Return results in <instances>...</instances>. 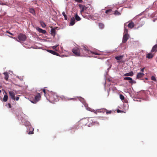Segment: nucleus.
Segmentation results:
<instances>
[{
  "label": "nucleus",
  "instance_id": "obj_6",
  "mask_svg": "<svg viewBox=\"0 0 157 157\" xmlns=\"http://www.w3.org/2000/svg\"><path fill=\"white\" fill-rule=\"evenodd\" d=\"M26 38V35L24 34L20 33L18 35V38L20 41H24Z\"/></svg>",
  "mask_w": 157,
  "mask_h": 157
},
{
  "label": "nucleus",
  "instance_id": "obj_34",
  "mask_svg": "<svg viewBox=\"0 0 157 157\" xmlns=\"http://www.w3.org/2000/svg\"><path fill=\"white\" fill-rule=\"evenodd\" d=\"M112 112V111L111 110L109 111V110H107V109H106V111L105 113H106L107 114H111V113Z\"/></svg>",
  "mask_w": 157,
  "mask_h": 157
},
{
  "label": "nucleus",
  "instance_id": "obj_1",
  "mask_svg": "<svg viewBox=\"0 0 157 157\" xmlns=\"http://www.w3.org/2000/svg\"><path fill=\"white\" fill-rule=\"evenodd\" d=\"M88 125L90 127L95 124H99L96 119L93 117H90L88 118Z\"/></svg>",
  "mask_w": 157,
  "mask_h": 157
},
{
  "label": "nucleus",
  "instance_id": "obj_2",
  "mask_svg": "<svg viewBox=\"0 0 157 157\" xmlns=\"http://www.w3.org/2000/svg\"><path fill=\"white\" fill-rule=\"evenodd\" d=\"M83 49L85 51L86 53V55H84L83 56H90V54H94L96 55H99V54L94 52H92L89 50L88 48V47L86 46H82Z\"/></svg>",
  "mask_w": 157,
  "mask_h": 157
},
{
  "label": "nucleus",
  "instance_id": "obj_29",
  "mask_svg": "<svg viewBox=\"0 0 157 157\" xmlns=\"http://www.w3.org/2000/svg\"><path fill=\"white\" fill-rule=\"evenodd\" d=\"M99 26L100 29H102L104 27V25L103 23H99Z\"/></svg>",
  "mask_w": 157,
  "mask_h": 157
},
{
  "label": "nucleus",
  "instance_id": "obj_4",
  "mask_svg": "<svg viewBox=\"0 0 157 157\" xmlns=\"http://www.w3.org/2000/svg\"><path fill=\"white\" fill-rule=\"evenodd\" d=\"M51 95L49 98V100L51 102L57 101L58 100V97L55 94H51Z\"/></svg>",
  "mask_w": 157,
  "mask_h": 157
},
{
  "label": "nucleus",
  "instance_id": "obj_28",
  "mask_svg": "<svg viewBox=\"0 0 157 157\" xmlns=\"http://www.w3.org/2000/svg\"><path fill=\"white\" fill-rule=\"evenodd\" d=\"M40 24L42 27L43 28H45L46 26L45 23L43 21H40Z\"/></svg>",
  "mask_w": 157,
  "mask_h": 157
},
{
  "label": "nucleus",
  "instance_id": "obj_39",
  "mask_svg": "<svg viewBox=\"0 0 157 157\" xmlns=\"http://www.w3.org/2000/svg\"><path fill=\"white\" fill-rule=\"evenodd\" d=\"M111 11V10H107L106 11H105V13H107L108 14L109 13V12H110Z\"/></svg>",
  "mask_w": 157,
  "mask_h": 157
},
{
  "label": "nucleus",
  "instance_id": "obj_45",
  "mask_svg": "<svg viewBox=\"0 0 157 157\" xmlns=\"http://www.w3.org/2000/svg\"><path fill=\"white\" fill-rule=\"evenodd\" d=\"M1 90H0V93H1Z\"/></svg>",
  "mask_w": 157,
  "mask_h": 157
},
{
  "label": "nucleus",
  "instance_id": "obj_36",
  "mask_svg": "<svg viewBox=\"0 0 157 157\" xmlns=\"http://www.w3.org/2000/svg\"><path fill=\"white\" fill-rule=\"evenodd\" d=\"M151 79L152 80H153L155 81H156V79L155 78V76H151Z\"/></svg>",
  "mask_w": 157,
  "mask_h": 157
},
{
  "label": "nucleus",
  "instance_id": "obj_11",
  "mask_svg": "<svg viewBox=\"0 0 157 157\" xmlns=\"http://www.w3.org/2000/svg\"><path fill=\"white\" fill-rule=\"evenodd\" d=\"M144 74L142 72L138 73L136 75V78L137 79H140L144 76Z\"/></svg>",
  "mask_w": 157,
  "mask_h": 157
},
{
  "label": "nucleus",
  "instance_id": "obj_10",
  "mask_svg": "<svg viewBox=\"0 0 157 157\" xmlns=\"http://www.w3.org/2000/svg\"><path fill=\"white\" fill-rule=\"evenodd\" d=\"M10 96L11 98L14 100H15V93L12 91H10L9 92Z\"/></svg>",
  "mask_w": 157,
  "mask_h": 157
},
{
  "label": "nucleus",
  "instance_id": "obj_44",
  "mask_svg": "<svg viewBox=\"0 0 157 157\" xmlns=\"http://www.w3.org/2000/svg\"><path fill=\"white\" fill-rule=\"evenodd\" d=\"M8 33L11 35H13V34L10 32H8Z\"/></svg>",
  "mask_w": 157,
  "mask_h": 157
},
{
  "label": "nucleus",
  "instance_id": "obj_22",
  "mask_svg": "<svg viewBox=\"0 0 157 157\" xmlns=\"http://www.w3.org/2000/svg\"><path fill=\"white\" fill-rule=\"evenodd\" d=\"M124 57V56L121 55L115 57V59L117 60H120L122 59Z\"/></svg>",
  "mask_w": 157,
  "mask_h": 157
},
{
  "label": "nucleus",
  "instance_id": "obj_5",
  "mask_svg": "<svg viewBox=\"0 0 157 157\" xmlns=\"http://www.w3.org/2000/svg\"><path fill=\"white\" fill-rule=\"evenodd\" d=\"M41 98V96L40 93H38L35 96L34 99H33L31 102L33 103H36Z\"/></svg>",
  "mask_w": 157,
  "mask_h": 157
},
{
  "label": "nucleus",
  "instance_id": "obj_42",
  "mask_svg": "<svg viewBox=\"0 0 157 157\" xmlns=\"http://www.w3.org/2000/svg\"><path fill=\"white\" fill-rule=\"evenodd\" d=\"M144 68H142L141 70V71L142 72V73L143 72H144Z\"/></svg>",
  "mask_w": 157,
  "mask_h": 157
},
{
  "label": "nucleus",
  "instance_id": "obj_27",
  "mask_svg": "<svg viewBox=\"0 0 157 157\" xmlns=\"http://www.w3.org/2000/svg\"><path fill=\"white\" fill-rule=\"evenodd\" d=\"M34 131V128H31V131H29L28 132V134H33L34 133L33 132Z\"/></svg>",
  "mask_w": 157,
  "mask_h": 157
},
{
  "label": "nucleus",
  "instance_id": "obj_35",
  "mask_svg": "<svg viewBox=\"0 0 157 157\" xmlns=\"http://www.w3.org/2000/svg\"><path fill=\"white\" fill-rule=\"evenodd\" d=\"M124 33H128V29H126L125 27H124Z\"/></svg>",
  "mask_w": 157,
  "mask_h": 157
},
{
  "label": "nucleus",
  "instance_id": "obj_25",
  "mask_svg": "<svg viewBox=\"0 0 157 157\" xmlns=\"http://www.w3.org/2000/svg\"><path fill=\"white\" fill-rule=\"evenodd\" d=\"M87 109L89 111H90L91 112H94L96 114H97L98 113L96 112V110H94L93 109H91L90 108H87Z\"/></svg>",
  "mask_w": 157,
  "mask_h": 157
},
{
  "label": "nucleus",
  "instance_id": "obj_20",
  "mask_svg": "<svg viewBox=\"0 0 157 157\" xmlns=\"http://www.w3.org/2000/svg\"><path fill=\"white\" fill-rule=\"evenodd\" d=\"M154 56V55L151 53H148L146 55V58L148 59H151Z\"/></svg>",
  "mask_w": 157,
  "mask_h": 157
},
{
  "label": "nucleus",
  "instance_id": "obj_30",
  "mask_svg": "<svg viewBox=\"0 0 157 157\" xmlns=\"http://www.w3.org/2000/svg\"><path fill=\"white\" fill-rule=\"evenodd\" d=\"M62 14L64 17L65 19V20H67V17L66 15V14H65V12H63L62 13Z\"/></svg>",
  "mask_w": 157,
  "mask_h": 157
},
{
  "label": "nucleus",
  "instance_id": "obj_37",
  "mask_svg": "<svg viewBox=\"0 0 157 157\" xmlns=\"http://www.w3.org/2000/svg\"><path fill=\"white\" fill-rule=\"evenodd\" d=\"M59 46V45H56L55 46H54L52 47V48L53 49L55 50H56V48Z\"/></svg>",
  "mask_w": 157,
  "mask_h": 157
},
{
  "label": "nucleus",
  "instance_id": "obj_3",
  "mask_svg": "<svg viewBox=\"0 0 157 157\" xmlns=\"http://www.w3.org/2000/svg\"><path fill=\"white\" fill-rule=\"evenodd\" d=\"M72 52L74 56H82L81 55L80 49L78 47H75L72 49Z\"/></svg>",
  "mask_w": 157,
  "mask_h": 157
},
{
  "label": "nucleus",
  "instance_id": "obj_21",
  "mask_svg": "<svg viewBox=\"0 0 157 157\" xmlns=\"http://www.w3.org/2000/svg\"><path fill=\"white\" fill-rule=\"evenodd\" d=\"M128 26L130 28L132 29L134 26V24L133 22H131L128 24Z\"/></svg>",
  "mask_w": 157,
  "mask_h": 157
},
{
  "label": "nucleus",
  "instance_id": "obj_17",
  "mask_svg": "<svg viewBox=\"0 0 157 157\" xmlns=\"http://www.w3.org/2000/svg\"><path fill=\"white\" fill-rule=\"evenodd\" d=\"M157 52V44H155L154 45L152 48L151 50L152 52Z\"/></svg>",
  "mask_w": 157,
  "mask_h": 157
},
{
  "label": "nucleus",
  "instance_id": "obj_43",
  "mask_svg": "<svg viewBox=\"0 0 157 157\" xmlns=\"http://www.w3.org/2000/svg\"><path fill=\"white\" fill-rule=\"evenodd\" d=\"M8 105H9V107L10 108H11V105L10 104V103H9L8 104Z\"/></svg>",
  "mask_w": 157,
  "mask_h": 157
},
{
  "label": "nucleus",
  "instance_id": "obj_8",
  "mask_svg": "<svg viewBox=\"0 0 157 157\" xmlns=\"http://www.w3.org/2000/svg\"><path fill=\"white\" fill-rule=\"evenodd\" d=\"M124 79L125 80H128L129 83L132 84L133 83H136L135 81H133L132 78L131 77H124Z\"/></svg>",
  "mask_w": 157,
  "mask_h": 157
},
{
  "label": "nucleus",
  "instance_id": "obj_33",
  "mask_svg": "<svg viewBox=\"0 0 157 157\" xmlns=\"http://www.w3.org/2000/svg\"><path fill=\"white\" fill-rule=\"evenodd\" d=\"M43 92L44 93V96L47 98V96L46 94H47L46 92V90L44 89H43Z\"/></svg>",
  "mask_w": 157,
  "mask_h": 157
},
{
  "label": "nucleus",
  "instance_id": "obj_9",
  "mask_svg": "<svg viewBox=\"0 0 157 157\" xmlns=\"http://www.w3.org/2000/svg\"><path fill=\"white\" fill-rule=\"evenodd\" d=\"M81 123H82L83 125H88V119H82L81 121Z\"/></svg>",
  "mask_w": 157,
  "mask_h": 157
},
{
  "label": "nucleus",
  "instance_id": "obj_18",
  "mask_svg": "<svg viewBox=\"0 0 157 157\" xmlns=\"http://www.w3.org/2000/svg\"><path fill=\"white\" fill-rule=\"evenodd\" d=\"M133 75H134V74H133V71H131L128 73L125 74L124 75V76H133Z\"/></svg>",
  "mask_w": 157,
  "mask_h": 157
},
{
  "label": "nucleus",
  "instance_id": "obj_31",
  "mask_svg": "<svg viewBox=\"0 0 157 157\" xmlns=\"http://www.w3.org/2000/svg\"><path fill=\"white\" fill-rule=\"evenodd\" d=\"M120 98L122 100H124V97L121 94L120 95Z\"/></svg>",
  "mask_w": 157,
  "mask_h": 157
},
{
  "label": "nucleus",
  "instance_id": "obj_32",
  "mask_svg": "<svg viewBox=\"0 0 157 157\" xmlns=\"http://www.w3.org/2000/svg\"><path fill=\"white\" fill-rule=\"evenodd\" d=\"M30 12L33 14L35 13V11L34 9H31L30 10Z\"/></svg>",
  "mask_w": 157,
  "mask_h": 157
},
{
  "label": "nucleus",
  "instance_id": "obj_14",
  "mask_svg": "<svg viewBox=\"0 0 157 157\" xmlns=\"http://www.w3.org/2000/svg\"><path fill=\"white\" fill-rule=\"evenodd\" d=\"M56 28H52L51 30V33L53 36H55L56 35Z\"/></svg>",
  "mask_w": 157,
  "mask_h": 157
},
{
  "label": "nucleus",
  "instance_id": "obj_12",
  "mask_svg": "<svg viewBox=\"0 0 157 157\" xmlns=\"http://www.w3.org/2000/svg\"><path fill=\"white\" fill-rule=\"evenodd\" d=\"M47 51L54 55H56L58 56H60L59 54L53 50H48Z\"/></svg>",
  "mask_w": 157,
  "mask_h": 157
},
{
  "label": "nucleus",
  "instance_id": "obj_7",
  "mask_svg": "<svg viewBox=\"0 0 157 157\" xmlns=\"http://www.w3.org/2000/svg\"><path fill=\"white\" fill-rule=\"evenodd\" d=\"M129 39V35L128 33H125L123 36L122 42L123 43H125L126 42L127 40Z\"/></svg>",
  "mask_w": 157,
  "mask_h": 157
},
{
  "label": "nucleus",
  "instance_id": "obj_16",
  "mask_svg": "<svg viewBox=\"0 0 157 157\" xmlns=\"http://www.w3.org/2000/svg\"><path fill=\"white\" fill-rule=\"evenodd\" d=\"M78 6L80 8V9H81V12H82L84 11L85 8H86V7L81 4H79L78 5Z\"/></svg>",
  "mask_w": 157,
  "mask_h": 157
},
{
  "label": "nucleus",
  "instance_id": "obj_26",
  "mask_svg": "<svg viewBox=\"0 0 157 157\" xmlns=\"http://www.w3.org/2000/svg\"><path fill=\"white\" fill-rule=\"evenodd\" d=\"M8 98V96L7 95H5L3 98V101L6 102L7 101Z\"/></svg>",
  "mask_w": 157,
  "mask_h": 157
},
{
  "label": "nucleus",
  "instance_id": "obj_38",
  "mask_svg": "<svg viewBox=\"0 0 157 157\" xmlns=\"http://www.w3.org/2000/svg\"><path fill=\"white\" fill-rule=\"evenodd\" d=\"M115 14L120 15V13H119L117 11H115Z\"/></svg>",
  "mask_w": 157,
  "mask_h": 157
},
{
  "label": "nucleus",
  "instance_id": "obj_19",
  "mask_svg": "<svg viewBox=\"0 0 157 157\" xmlns=\"http://www.w3.org/2000/svg\"><path fill=\"white\" fill-rule=\"evenodd\" d=\"M75 18L74 17H72L71 18V20L70 21V24L71 25H74L75 23Z\"/></svg>",
  "mask_w": 157,
  "mask_h": 157
},
{
  "label": "nucleus",
  "instance_id": "obj_40",
  "mask_svg": "<svg viewBox=\"0 0 157 157\" xmlns=\"http://www.w3.org/2000/svg\"><path fill=\"white\" fill-rule=\"evenodd\" d=\"M75 1L76 2L79 3H82V0H75Z\"/></svg>",
  "mask_w": 157,
  "mask_h": 157
},
{
  "label": "nucleus",
  "instance_id": "obj_41",
  "mask_svg": "<svg viewBox=\"0 0 157 157\" xmlns=\"http://www.w3.org/2000/svg\"><path fill=\"white\" fill-rule=\"evenodd\" d=\"M19 99V98L18 97H16L15 98V99L16 100V101H18V100Z\"/></svg>",
  "mask_w": 157,
  "mask_h": 157
},
{
  "label": "nucleus",
  "instance_id": "obj_24",
  "mask_svg": "<svg viewBox=\"0 0 157 157\" xmlns=\"http://www.w3.org/2000/svg\"><path fill=\"white\" fill-rule=\"evenodd\" d=\"M75 18L76 20L77 21H79L80 20L81 18L77 14H76L75 16Z\"/></svg>",
  "mask_w": 157,
  "mask_h": 157
},
{
  "label": "nucleus",
  "instance_id": "obj_23",
  "mask_svg": "<svg viewBox=\"0 0 157 157\" xmlns=\"http://www.w3.org/2000/svg\"><path fill=\"white\" fill-rule=\"evenodd\" d=\"M4 74L5 75V79H6V80H7L9 76L8 75V73L6 72H5L4 73Z\"/></svg>",
  "mask_w": 157,
  "mask_h": 157
},
{
  "label": "nucleus",
  "instance_id": "obj_15",
  "mask_svg": "<svg viewBox=\"0 0 157 157\" xmlns=\"http://www.w3.org/2000/svg\"><path fill=\"white\" fill-rule=\"evenodd\" d=\"M38 31L40 33L45 34L46 33V32L45 30L42 29L39 27H38L37 29Z\"/></svg>",
  "mask_w": 157,
  "mask_h": 157
},
{
  "label": "nucleus",
  "instance_id": "obj_13",
  "mask_svg": "<svg viewBox=\"0 0 157 157\" xmlns=\"http://www.w3.org/2000/svg\"><path fill=\"white\" fill-rule=\"evenodd\" d=\"M106 109L105 108H103L101 109H98L96 110V112L98 113H104L106 111Z\"/></svg>",
  "mask_w": 157,
  "mask_h": 157
}]
</instances>
